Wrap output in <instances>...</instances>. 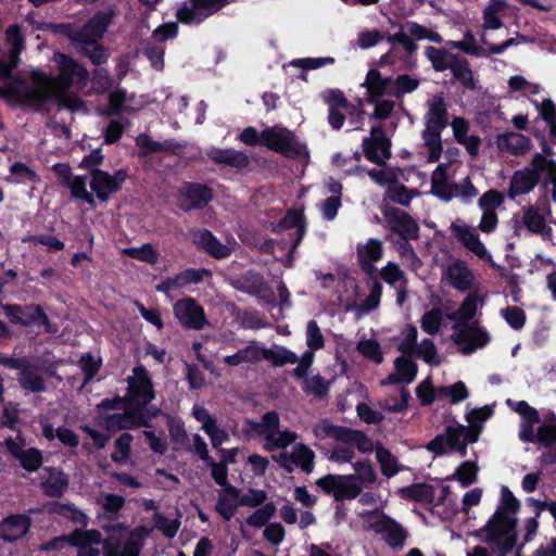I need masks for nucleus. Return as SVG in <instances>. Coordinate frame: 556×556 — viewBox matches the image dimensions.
Returning <instances> with one entry per match:
<instances>
[{
  "instance_id": "052dcab7",
  "label": "nucleus",
  "mask_w": 556,
  "mask_h": 556,
  "mask_svg": "<svg viewBox=\"0 0 556 556\" xmlns=\"http://www.w3.org/2000/svg\"><path fill=\"white\" fill-rule=\"evenodd\" d=\"M356 350L367 359L379 365L383 362V353L377 340L368 339L361 340L357 343Z\"/></svg>"
},
{
  "instance_id": "09e8293b",
  "label": "nucleus",
  "mask_w": 556,
  "mask_h": 556,
  "mask_svg": "<svg viewBox=\"0 0 556 556\" xmlns=\"http://www.w3.org/2000/svg\"><path fill=\"white\" fill-rule=\"evenodd\" d=\"M479 466L476 462L465 460L455 470L453 478L457 480L462 486L467 488L477 481Z\"/></svg>"
},
{
  "instance_id": "4be33fe9",
  "label": "nucleus",
  "mask_w": 556,
  "mask_h": 556,
  "mask_svg": "<svg viewBox=\"0 0 556 556\" xmlns=\"http://www.w3.org/2000/svg\"><path fill=\"white\" fill-rule=\"evenodd\" d=\"M239 289L250 295H258L269 304H275L276 302L275 293L268 287L264 277L257 271L249 270L242 277Z\"/></svg>"
},
{
  "instance_id": "39448f33",
  "label": "nucleus",
  "mask_w": 556,
  "mask_h": 556,
  "mask_svg": "<svg viewBox=\"0 0 556 556\" xmlns=\"http://www.w3.org/2000/svg\"><path fill=\"white\" fill-rule=\"evenodd\" d=\"M2 309L13 325L26 328L42 327L49 334L58 331L40 304H2Z\"/></svg>"
},
{
  "instance_id": "0eeeda50",
  "label": "nucleus",
  "mask_w": 556,
  "mask_h": 556,
  "mask_svg": "<svg viewBox=\"0 0 556 556\" xmlns=\"http://www.w3.org/2000/svg\"><path fill=\"white\" fill-rule=\"evenodd\" d=\"M114 11L111 9L97 11L84 25L77 30L68 23H42L38 28L43 31H50L52 35H104L112 23Z\"/></svg>"
},
{
  "instance_id": "7ed1b4c3",
  "label": "nucleus",
  "mask_w": 556,
  "mask_h": 556,
  "mask_svg": "<svg viewBox=\"0 0 556 556\" xmlns=\"http://www.w3.org/2000/svg\"><path fill=\"white\" fill-rule=\"evenodd\" d=\"M477 304L478 295L469 293L458 309L448 316L450 319L463 325V328L452 336V340L464 355H470L490 342V336L485 329L468 324L477 313Z\"/></svg>"
},
{
  "instance_id": "20e7f679",
  "label": "nucleus",
  "mask_w": 556,
  "mask_h": 556,
  "mask_svg": "<svg viewBox=\"0 0 556 556\" xmlns=\"http://www.w3.org/2000/svg\"><path fill=\"white\" fill-rule=\"evenodd\" d=\"M362 518L371 521L366 528L382 536L386 544L393 549H402L409 535L408 531L394 518L382 510H365Z\"/></svg>"
},
{
  "instance_id": "393cba45",
  "label": "nucleus",
  "mask_w": 556,
  "mask_h": 556,
  "mask_svg": "<svg viewBox=\"0 0 556 556\" xmlns=\"http://www.w3.org/2000/svg\"><path fill=\"white\" fill-rule=\"evenodd\" d=\"M277 228L280 230L295 229V238L289 248V254L295 252L305 235V217L301 211L289 210L279 220Z\"/></svg>"
},
{
  "instance_id": "cd10ccee",
  "label": "nucleus",
  "mask_w": 556,
  "mask_h": 556,
  "mask_svg": "<svg viewBox=\"0 0 556 556\" xmlns=\"http://www.w3.org/2000/svg\"><path fill=\"white\" fill-rule=\"evenodd\" d=\"M137 146L139 147L138 155L140 157H147L154 153L167 152L177 153L181 146L174 139H166L162 142L151 139L148 135H141L137 139Z\"/></svg>"
},
{
  "instance_id": "7c9ffc66",
  "label": "nucleus",
  "mask_w": 556,
  "mask_h": 556,
  "mask_svg": "<svg viewBox=\"0 0 556 556\" xmlns=\"http://www.w3.org/2000/svg\"><path fill=\"white\" fill-rule=\"evenodd\" d=\"M402 498L412 500L422 504H433L435 489L429 483H413L399 490Z\"/></svg>"
},
{
  "instance_id": "37998d69",
  "label": "nucleus",
  "mask_w": 556,
  "mask_h": 556,
  "mask_svg": "<svg viewBox=\"0 0 556 556\" xmlns=\"http://www.w3.org/2000/svg\"><path fill=\"white\" fill-rule=\"evenodd\" d=\"M38 367L31 365L24 374H20L18 382L22 389L34 392L41 393L45 392L47 387L45 379L37 374Z\"/></svg>"
},
{
  "instance_id": "c9c22d12",
  "label": "nucleus",
  "mask_w": 556,
  "mask_h": 556,
  "mask_svg": "<svg viewBox=\"0 0 556 556\" xmlns=\"http://www.w3.org/2000/svg\"><path fill=\"white\" fill-rule=\"evenodd\" d=\"M508 10V4L504 0H491L483 10V27L484 29L501 28L502 18Z\"/></svg>"
},
{
  "instance_id": "4c0bfd02",
  "label": "nucleus",
  "mask_w": 556,
  "mask_h": 556,
  "mask_svg": "<svg viewBox=\"0 0 556 556\" xmlns=\"http://www.w3.org/2000/svg\"><path fill=\"white\" fill-rule=\"evenodd\" d=\"M260 361H262V346L257 345L255 342L250 343L232 355L224 357V363L233 367L242 363L256 364Z\"/></svg>"
},
{
  "instance_id": "e2e57ef3",
  "label": "nucleus",
  "mask_w": 556,
  "mask_h": 556,
  "mask_svg": "<svg viewBox=\"0 0 556 556\" xmlns=\"http://www.w3.org/2000/svg\"><path fill=\"white\" fill-rule=\"evenodd\" d=\"M443 315L442 311L438 307H434L430 311H427L420 320L421 329L428 334H437L442 326Z\"/></svg>"
},
{
  "instance_id": "423d86ee",
  "label": "nucleus",
  "mask_w": 556,
  "mask_h": 556,
  "mask_svg": "<svg viewBox=\"0 0 556 556\" xmlns=\"http://www.w3.org/2000/svg\"><path fill=\"white\" fill-rule=\"evenodd\" d=\"M546 163V156H543L542 153H535L528 166L515 170L509 182L507 197L514 200L518 195L531 192L541 181Z\"/></svg>"
},
{
  "instance_id": "69168bd1",
  "label": "nucleus",
  "mask_w": 556,
  "mask_h": 556,
  "mask_svg": "<svg viewBox=\"0 0 556 556\" xmlns=\"http://www.w3.org/2000/svg\"><path fill=\"white\" fill-rule=\"evenodd\" d=\"M394 368L403 377L404 383L413 382L418 371L417 364L405 355L395 358Z\"/></svg>"
},
{
  "instance_id": "ddd939ff",
  "label": "nucleus",
  "mask_w": 556,
  "mask_h": 556,
  "mask_svg": "<svg viewBox=\"0 0 556 556\" xmlns=\"http://www.w3.org/2000/svg\"><path fill=\"white\" fill-rule=\"evenodd\" d=\"M173 312L185 329L202 330L208 324L203 306L191 296L176 301Z\"/></svg>"
},
{
  "instance_id": "f257e3e1",
  "label": "nucleus",
  "mask_w": 556,
  "mask_h": 556,
  "mask_svg": "<svg viewBox=\"0 0 556 556\" xmlns=\"http://www.w3.org/2000/svg\"><path fill=\"white\" fill-rule=\"evenodd\" d=\"M53 61L58 67V75L52 76L39 68H34L28 74V79L34 83V90H29L24 97L26 102L33 104V111L46 112L49 103H55L60 109L77 111L84 106V101L70 92L75 86L84 90L89 83V72L76 60L63 52H55Z\"/></svg>"
},
{
  "instance_id": "a18cd8bd",
  "label": "nucleus",
  "mask_w": 556,
  "mask_h": 556,
  "mask_svg": "<svg viewBox=\"0 0 556 556\" xmlns=\"http://www.w3.org/2000/svg\"><path fill=\"white\" fill-rule=\"evenodd\" d=\"M292 464H295L305 473H311L315 465V453L305 444L299 443L291 453Z\"/></svg>"
},
{
  "instance_id": "4d7b16f0",
  "label": "nucleus",
  "mask_w": 556,
  "mask_h": 556,
  "mask_svg": "<svg viewBox=\"0 0 556 556\" xmlns=\"http://www.w3.org/2000/svg\"><path fill=\"white\" fill-rule=\"evenodd\" d=\"M416 191H410L405 185L396 182L388 186L386 195L393 202L403 206H409Z\"/></svg>"
},
{
  "instance_id": "4468645a",
  "label": "nucleus",
  "mask_w": 556,
  "mask_h": 556,
  "mask_svg": "<svg viewBox=\"0 0 556 556\" xmlns=\"http://www.w3.org/2000/svg\"><path fill=\"white\" fill-rule=\"evenodd\" d=\"M383 216L387 219L390 229L406 241L405 247H407L410 253L416 256L412 245L408 244L407 241L418 239L419 226L417 222L407 212L397 207L383 210Z\"/></svg>"
},
{
  "instance_id": "774afa93",
  "label": "nucleus",
  "mask_w": 556,
  "mask_h": 556,
  "mask_svg": "<svg viewBox=\"0 0 556 556\" xmlns=\"http://www.w3.org/2000/svg\"><path fill=\"white\" fill-rule=\"evenodd\" d=\"M383 255L382 242L371 238L364 247H357L358 260L379 261Z\"/></svg>"
},
{
  "instance_id": "6ab92c4d",
  "label": "nucleus",
  "mask_w": 556,
  "mask_h": 556,
  "mask_svg": "<svg viewBox=\"0 0 556 556\" xmlns=\"http://www.w3.org/2000/svg\"><path fill=\"white\" fill-rule=\"evenodd\" d=\"M463 440L459 424L447 426L443 433L437 434L426 444L428 452L434 456H443L450 453Z\"/></svg>"
},
{
  "instance_id": "6e6d98bb",
  "label": "nucleus",
  "mask_w": 556,
  "mask_h": 556,
  "mask_svg": "<svg viewBox=\"0 0 556 556\" xmlns=\"http://www.w3.org/2000/svg\"><path fill=\"white\" fill-rule=\"evenodd\" d=\"M303 381H304L303 391L305 393L313 394L319 399H324L328 395L330 382L327 381L319 374H317L311 378L306 377V379H303Z\"/></svg>"
},
{
  "instance_id": "f8f14e48",
  "label": "nucleus",
  "mask_w": 556,
  "mask_h": 556,
  "mask_svg": "<svg viewBox=\"0 0 556 556\" xmlns=\"http://www.w3.org/2000/svg\"><path fill=\"white\" fill-rule=\"evenodd\" d=\"M90 188L101 202H106L110 195L122 190L124 182L128 178L125 169H117L113 175L110 173L94 168L90 172Z\"/></svg>"
},
{
  "instance_id": "b1692460",
  "label": "nucleus",
  "mask_w": 556,
  "mask_h": 556,
  "mask_svg": "<svg viewBox=\"0 0 556 556\" xmlns=\"http://www.w3.org/2000/svg\"><path fill=\"white\" fill-rule=\"evenodd\" d=\"M244 424L247 428L242 432L247 439H250L253 434L266 437L269 432H276L279 429L280 418L276 410H269L262 416L261 422L247 418Z\"/></svg>"
},
{
  "instance_id": "72a5a7b5",
  "label": "nucleus",
  "mask_w": 556,
  "mask_h": 556,
  "mask_svg": "<svg viewBox=\"0 0 556 556\" xmlns=\"http://www.w3.org/2000/svg\"><path fill=\"white\" fill-rule=\"evenodd\" d=\"M454 79L464 88L470 91L479 89V81L475 78V74L470 64L463 55L456 64L451 68Z\"/></svg>"
},
{
  "instance_id": "a19ab883",
  "label": "nucleus",
  "mask_w": 556,
  "mask_h": 556,
  "mask_svg": "<svg viewBox=\"0 0 556 556\" xmlns=\"http://www.w3.org/2000/svg\"><path fill=\"white\" fill-rule=\"evenodd\" d=\"M345 426H338L330 422L329 419H321L313 428V434L319 440L331 438L338 442H343L345 432Z\"/></svg>"
},
{
  "instance_id": "79ce46f5",
  "label": "nucleus",
  "mask_w": 556,
  "mask_h": 556,
  "mask_svg": "<svg viewBox=\"0 0 556 556\" xmlns=\"http://www.w3.org/2000/svg\"><path fill=\"white\" fill-rule=\"evenodd\" d=\"M376 458L384 477L392 478L401 471L397 458L384 446H377Z\"/></svg>"
},
{
  "instance_id": "5701e85b",
  "label": "nucleus",
  "mask_w": 556,
  "mask_h": 556,
  "mask_svg": "<svg viewBox=\"0 0 556 556\" xmlns=\"http://www.w3.org/2000/svg\"><path fill=\"white\" fill-rule=\"evenodd\" d=\"M496 146L501 152H506L514 156H520L529 152L532 147V142L530 138L520 132L506 131L497 135Z\"/></svg>"
},
{
  "instance_id": "ea45409f",
  "label": "nucleus",
  "mask_w": 556,
  "mask_h": 556,
  "mask_svg": "<svg viewBox=\"0 0 556 556\" xmlns=\"http://www.w3.org/2000/svg\"><path fill=\"white\" fill-rule=\"evenodd\" d=\"M262 359L271 363L275 367H281L287 364H295L299 357L285 346H277L276 350L262 346Z\"/></svg>"
},
{
  "instance_id": "1a4fd4ad",
  "label": "nucleus",
  "mask_w": 556,
  "mask_h": 556,
  "mask_svg": "<svg viewBox=\"0 0 556 556\" xmlns=\"http://www.w3.org/2000/svg\"><path fill=\"white\" fill-rule=\"evenodd\" d=\"M263 147L279 153L287 159H296L300 155V146L294 134L281 126L266 127L262 130Z\"/></svg>"
},
{
  "instance_id": "f704fd0d",
  "label": "nucleus",
  "mask_w": 556,
  "mask_h": 556,
  "mask_svg": "<svg viewBox=\"0 0 556 556\" xmlns=\"http://www.w3.org/2000/svg\"><path fill=\"white\" fill-rule=\"evenodd\" d=\"M451 285L459 290L467 291L472 287V274L463 261H456L447 269Z\"/></svg>"
},
{
  "instance_id": "a878e982",
  "label": "nucleus",
  "mask_w": 556,
  "mask_h": 556,
  "mask_svg": "<svg viewBox=\"0 0 556 556\" xmlns=\"http://www.w3.org/2000/svg\"><path fill=\"white\" fill-rule=\"evenodd\" d=\"M45 470L48 471V478L40 483L43 494L48 497H61L68 488V477L60 468L46 467Z\"/></svg>"
},
{
  "instance_id": "58836bf2",
  "label": "nucleus",
  "mask_w": 556,
  "mask_h": 556,
  "mask_svg": "<svg viewBox=\"0 0 556 556\" xmlns=\"http://www.w3.org/2000/svg\"><path fill=\"white\" fill-rule=\"evenodd\" d=\"M146 403L135 401L134 404H127L124 406V415L128 429H136L139 427L152 428V424L148 422V418L144 417Z\"/></svg>"
},
{
  "instance_id": "f03ea898",
  "label": "nucleus",
  "mask_w": 556,
  "mask_h": 556,
  "mask_svg": "<svg viewBox=\"0 0 556 556\" xmlns=\"http://www.w3.org/2000/svg\"><path fill=\"white\" fill-rule=\"evenodd\" d=\"M501 494L500 506L483 528L484 542L492 547L496 556H507L518 540L517 519L509 517L508 514H517L521 505L508 486L503 485Z\"/></svg>"
},
{
  "instance_id": "13d9d810",
  "label": "nucleus",
  "mask_w": 556,
  "mask_h": 556,
  "mask_svg": "<svg viewBox=\"0 0 556 556\" xmlns=\"http://www.w3.org/2000/svg\"><path fill=\"white\" fill-rule=\"evenodd\" d=\"M78 365L84 372V382L83 386H87L98 374L102 366L101 358L96 359L91 353H84L79 361Z\"/></svg>"
},
{
  "instance_id": "864d4df0",
  "label": "nucleus",
  "mask_w": 556,
  "mask_h": 556,
  "mask_svg": "<svg viewBox=\"0 0 556 556\" xmlns=\"http://www.w3.org/2000/svg\"><path fill=\"white\" fill-rule=\"evenodd\" d=\"M23 469L28 472L38 471L43 465L42 452L37 447H29L24 450L17 459Z\"/></svg>"
},
{
  "instance_id": "f3484780",
  "label": "nucleus",
  "mask_w": 556,
  "mask_h": 556,
  "mask_svg": "<svg viewBox=\"0 0 556 556\" xmlns=\"http://www.w3.org/2000/svg\"><path fill=\"white\" fill-rule=\"evenodd\" d=\"M31 518L26 514H11L0 522V539L15 543L24 539L31 528Z\"/></svg>"
},
{
  "instance_id": "473e14b6",
  "label": "nucleus",
  "mask_w": 556,
  "mask_h": 556,
  "mask_svg": "<svg viewBox=\"0 0 556 556\" xmlns=\"http://www.w3.org/2000/svg\"><path fill=\"white\" fill-rule=\"evenodd\" d=\"M425 124L443 129L448 125L447 105L442 94L434 96L429 103Z\"/></svg>"
},
{
  "instance_id": "bb28decb",
  "label": "nucleus",
  "mask_w": 556,
  "mask_h": 556,
  "mask_svg": "<svg viewBox=\"0 0 556 556\" xmlns=\"http://www.w3.org/2000/svg\"><path fill=\"white\" fill-rule=\"evenodd\" d=\"M207 155L215 164H223L237 169L245 168L250 164L249 156L244 152L233 149L213 148Z\"/></svg>"
},
{
  "instance_id": "aec40b11",
  "label": "nucleus",
  "mask_w": 556,
  "mask_h": 556,
  "mask_svg": "<svg viewBox=\"0 0 556 556\" xmlns=\"http://www.w3.org/2000/svg\"><path fill=\"white\" fill-rule=\"evenodd\" d=\"M363 86L366 88V102L374 103L384 96H391L392 78L383 77L377 68H370Z\"/></svg>"
},
{
  "instance_id": "3c124183",
  "label": "nucleus",
  "mask_w": 556,
  "mask_h": 556,
  "mask_svg": "<svg viewBox=\"0 0 556 556\" xmlns=\"http://www.w3.org/2000/svg\"><path fill=\"white\" fill-rule=\"evenodd\" d=\"M540 421L541 418L538 410L521 417L518 437L523 443H534V437L536 434L534 426L540 424Z\"/></svg>"
},
{
  "instance_id": "9d476101",
  "label": "nucleus",
  "mask_w": 556,
  "mask_h": 556,
  "mask_svg": "<svg viewBox=\"0 0 556 556\" xmlns=\"http://www.w3.org/2000/svg\"><path fill=\"white\" fill-rule=\"evenodd\" d=\"M214 198L211 187L201 182L185 181L177 190V206L182 212L203 210Z\"/></svg>"
},
{
  "instance_id": "6e6552de",
  "label": "nucleus",
  "mask_w": 556,
  "mask_h": 556,
  "mask_svg": "<svg viewBox=\"0 0 556 556\" xmlns=\"http://www.w3.org/2000/svg\"><path fill=\"white\" fill-rule=\"evenodd\" d=\"M12 72L10 64L5 60H0V77L5 80L3 86H0V97L9 103L33 110V104L26 102L24 97L29 90H34V83L20 75H13Z\"/></svg>"
},
{
  "instance_id": "c756f323",
  "label": "nucleus",
  "mask_w": 556,
  "mask_h": 556,
  "mask_svg": "<svg viewBox=\"0 0 556 556\" xmlns=\"http://www.w3.org/2000/svg\"><path fill=\"white\" fill-rule=\"evenodd\" d=\"M426 127L421 132L424 146L428 149L429 154L427 157L428 163H435L440 160L443 152L442 137L441 134L444 130L440 127H434L425 124Z\"/></svg>"
},
{
  "instance_id": "bf43d9fd",
  "label": "nucleus",
  "mask_w": 556,
  "mask_h": 556,
  "mask_svg": "<svg viewBox=\"0 0 556 556\" xmlns=\"http://www.w3.org/2000/svg\"><path fill=\"white\" fill-rule=\"evenodd\" d=\"M86 181H87V177L86 176H75L71 182H68L65 188H68L71 190V193H72V197L74 199H79V200H83L85 201L87 204H89L90 206H94L96 205V202H94V198L91 193H89L86 189Z\"/></svg>"
},
{
  "instance_id": "a211bd4d",
  "label": "nucleus",
  "mask_w": 556,
  "mask_h": 556,
  "mask_svg": "<svg viewBox=\"0 0 556 556\" xmlns=\"http://www.w3.org/2000/svg\"><path fill=\"white\" fill-rule=\"evenodd\" d=\"M452 231L457 240L476 256L489 262L493 268H501L493 262L492 255L488 252L485 245L480 240L479 235L472 228L468 226L452 225Z\"/></svg>"
},
{
  "instance_id": "c03bdc74",
  "label": "nucleus",
  "mask_w": 556,
  "mask_h": 556,
  "mask_svg": "<svg viewBox=\"0 0 556 556\" xmlns=\"http://www.w3.org/2000/svg\"><path fill=\"white\" fill-rule=\"evenodd\" d=\"M343 444L355 446L361 453L368 454L374 451L372 440L363 431L346 428Z\"/></svg>"
},
{
  "instance_id": "9b49d317",
  "label": "nucleus",
  "mask_w": 556,
  "mask_h": 556,
  "mask_svg": "<svg viewBox=\"0 0 556 556\" xmlns=\"http://www.w3.org/2000/svg\"><path fill=\"white\" fill-rule=\"evenodd\" d=\"M229 2L230 0H190L177 10L176 17L182 24L199 25Z\"/></svg>"
},
{
  "instance_id": "c85d7f7f",
  "label": "nucleus",
  "mask_w": 556,
  "mask_h": 556,
  "mask_svg": "<svg viewBox=\"0 0 556 556\" xmlns=\"http://www.w3.org/2000/svg\"><path fill=\"white\" fill-rule=\"evenodd\" d=\"M194 242L199 248L217 260L225 258L230 253L229 249L220 243L213 232L206 228L194 233Z\"/></svg>"
},
{
  "instance_id": "0e129e2a",
  "label": "nucleus",
  "mask_w": 556,
  "mask_h": 556,
  "mask_svg": "<svg viewBox=\"0 0 556 556\" xmlns=\"http://www.w3.org/2000/svg\"><path fill=\"white\" fill-rule=\"evenodd\" d=\"M275 513L276 505L273 502L265 503L247 518V523L251 527L262 528L267 525Z\"/></svg>"
},
{
  "instance_id": "8fccbe9b",
  "label": "nucleus",
  "mask_w": 556,
  "mask_h": 556,
  "mask_svg": "<svg viewBox=\"0 0 556 556\" xmlns=\"http://www.w3.org/2000/svg\"><path fill=\"white\" fill-rule=\"evenodd\" d=\"M428 39L438 43L442 42V37H387V40H393V51L401 49L403 59L408 58L417 50L416 40Z\"/></svg>"
},
{
  "instance_id": "680f3d73",
  "label": "nucleus",
  "mask_w": 556,
  "mask_h": 556,
  "mask_svg": "<svg viewBox=\"0 0 556 556\" xmlns=\"http://www.w3.org/2000/svg\"><path fill=\"white\" fill-rule=\"evenodd\" d=\"M159 42L153 46L144 47L143 54L148 58V60L151 62V65L156 71H162L164 68V53H165V47L164 42L169 37H157Z\"/></svg>"
},
{
  "instance_id": "5fc2aeb1",
  "label": "nucleus",
  "mask_w": 556,
  "mask_h": 556,
  "mask_svg": "<svg viewBox=\"0 0 556 556\" xmlns=\"http://www.w3.org/2000/svg\"><path fill=\"white\" fill-rule=\"evenodd\" d=\"M419 86V80L408 74L399 75L392 80L391 96L401 99L404 94L415 91Z\"/></svg>"
},
{
  "instance_id": "de8ad7c7",
  "label": "nucleus",
  "mask_w": 556,
  "mask_h": 556,
  "mask_svg": "<svg viewBox=\"0 0 556 556\" xmlns=\"http://www.w3.org/2000/svg\"><path fill=\"white\" fill-rule=\"evenodd\" d=\"M134 437L129 432H123L114 442L115 452L111 454V459L118 464L125 465L131 454V442Z\"/></svg>"
},
{
  "instance_id": "e433bc0d",
  "label": "nucleus",
  "mask_w": 556,
  "mask_h": 556,
  "mask_svg": "<svg viewBox=\"0 0 556 556\" xmlns=\"http://www.w3.org/2000/svg\"><path fill=\"white\" fill-rule=\"evenodd\" d=\"M211 467V475L216 484L223 488V491L231 497H238L240 489L228 482V467L226 462H215L213 458L206 462Z\"/></svg>"
},
{
  "instance_id": "dca6fc26",
  "label": "nucleus",
  "mask_w": 556,
  "mask_h": 556,
  "mask_svg": "<svg viewBox=\"0 0 556 556\" xmlns=\"http://www.w3.org/2000/svg\"><path fill=\"white\" fill-rule=\"evenodd\" d=\"M132 371L134 376L127 379V399L149 404L155 397V392L148 370L143 366H137Z\"/></svg>"
},
{
  "instance_id": "338daca9",
  "label": "nucleus",
  "mask_w": 556,
  "mask_h": 556,
  "mask_svg": "<svg viewBox=\"0 0 556 556\" xmlns=\"http://www.w3.org/2000/svg\"><path fill=\"white\" fill-rule=\"evenodd\" d=\"M92 89L97 94H103L108 92L113 86V78L105 68H96L92 73V77H89Z\"/></svg>"
},
{
  "instance_id": "49530a36",
  "label": "nucleus",
  "mask_w": 556,
  "mask_h": 556,
  "mask_svg": "<svg viewBox=\"0 0 556 556\" xmlns=\"http://www.w3.org/2000/svg\"><path fill=\"white\" fill-rule=\"evenodd\" d=\"M522 223L532 233L542 235L546 229L545 217L533 205L523 207Z\"/></svg>"
},
{
  "instance_id": "2eb2a0df",
  "label": "nucleus",
  "mask_w": 556,
  "mask_h": 556,
  "mask_svg": "<svg viewBox=\"0 0 556 556\" xmlns=\"http://www.w3.org/2000/svg\"><path fill=\"white\" fill-rule=\"evenodd\" d=\"M74 547H85L86 545H101L103 548V556H117L122 552L124 542L116 536L102 538V533L97 529H81L76 528L73 530Z\"/></svg>"
},
{
  "instance_id": "603ef678",
  "label": "nucleus",
  "mask_w": 556,
  "mask_h": 556,
  "mask_svg": "<svg viewBox=\"0 0 556 556\" xmlns=\"http://www.w3.org/2000/svg\"><path fill=\"white\" fill-rule=\"evenodd\" d=\"M239 506H241L239 500H233V497L229 496L224 491L218 492L215 510L225 521L232 519Z\"/></svg>"
},
{
  "instance_id": "412c9836",
  "label": "nucleus",
  "mask_w": 556,
  "mask_h": 556,
  "mask_svg": "<svg viewBox=\"0 0 556 556\" xmlns=\"http://www.w3.org/2000/svg\"><path fill=\"white\" fill-rule=\"evenodd\" d=\"M94 65H101L109 59L108 49L100 42L103 37H68Z\"/></svg>"
},
{
  "instance_id": "2f4dec72",
  "label": "nucleus",
  "mask_w": 556,
  "mask_h": 556,
  "mask_svg": "<svg viewBox=\"0 0 556 556\" xmlns=\"http://www.w3.org/2000/svg\"><path fill=\"white\" fill-rule=\"evenodd\" d=\"M425 54L431 62L432 67L437 72H444L453 67L454 64L460 59L462 55L454 54L447 51L445 48L427 47Z\"/></svg>"
}]
</instances>
